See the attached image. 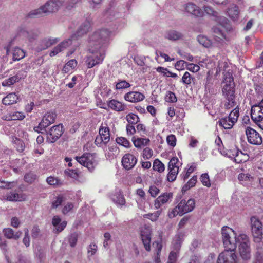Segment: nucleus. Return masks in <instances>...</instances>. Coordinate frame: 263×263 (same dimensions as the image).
Wrapping results in <instances>:
<instances>
[{
	"instance_id": "obj_1",
	"label": "nucleus",
	"mask_w": 263,
	"mask_h": 263,
	"mask_svg": "<svg viewBox=\"0 0 263 263\" xmlns=\"http://www.w3.org/2000/svg\"><path fill=\"white\" fill-rule=\"evenodd\" d=\"M221 233L222 241L225 250L218 256L217 263H236L237 256L235 254L236 244L241 257L247 259V235L240 234L236 237L235 231L231 228L223 227Z\"/></svg>"
},
{
	"instance_id": "obj_2",
	"label": "nucleus",
	"mask_w": 263,
	"mask_h": 263,
	"mask_svg": "<svg viewBox=\"0 0 263 263\" xmlns=\"http://www.w3.org/2000/svg\"><path fill=\"white\" fill-rule=\"evenodd\" d=\"M111 34V32L106 29L95 31L88 39V51L91 54L86 57V64L88 68L101 64L105 57V51L101 49L103 44L106 42Z\"/></svg>"
},
{
	"instance_id": "obj_3",
	"label": "nucleus",
	"mask_w": 263,
	"mask_h": 263,
	"mask_svg": "<svg viewBox=\"0 0 263 263\" xmlns=\"http://www.w3.org/2000/svg\"><path fill=\"white\" fill-rule=\"evenodd\" d=\"M203 10L208 14L214 16L216 21L218 23L217 26L212 28L215 40L217 41H219V39L229 41L230 37L227 34L232 29L229 21L224 16H219L218 12L214 11L210 6H204Z\"/></svg>"
},
{
	"instance_id": "obj_4",
	"label": "nucleus",
	"mask_w": 263,
	"mask_h": 263,
	"mask_svg": "<svg viewBox=\"0 0 263 263\" xmlns=\"http://www.w3.org/2000/svg\"><path fill=\"white\" fill-rule=\"evenodd\" d=\"M222 83L224 84L222 89L223 95L227 100L226 107L230 109L236 105L235 95V83L232 71L224 70Z\"/></svg>"
},
{
	"instance_id": "obj_5",
	"label": "nucleus",
	"mask_w": 263,
	"mask_h": 263,
	"mask_svg": "<svg viewBox=\"0 0 263 263\" xmlns=\"http://www.w3.org/2000/svg\"><path fill=\"white\" fill-rule=\"evenodd\" d=\"M64 2V0H50L40 8L31 11L28 14V17L34 18L41 16L43 13L57 11L63 5Z\"/></svg>"
},
{
	"instance_id": "obj_6",
	"label": "nucleus",
	"mask_w": 263,
	"mask_h": 263,
	"mask_svg": "<svg viewBox=\"0 0 263 263\" xmlns=\"http://www.w3.org/2000/svg\"><path fill=\"white\" fill-rule=\"evenodd\" d=\"M195 207V200L190 199L187 201L181 200L178 204L171 212H169L170 218H174L177 215L182 216L185 213L192 211Z\"/></svg>"
},
{
	"instance_id": "obj_7",
	"label": "nucleus",
	"mask_w": 263,
	"mask_h": 263,
	"mask_svg": "<svg viewBox=\"0 0 263 263\" xmlns=\"http://www.w3.org/2000/svg\"><path fill=\"white\" fill-rule=\"evenodd\" d=\"M76 160L83 166L87 167L89 171H92L97 165L96 154L84 153L80 157H76Z\"/></svg>"
},
{
	"instance_id": "obj_8",
	"label": "nucleus",
	"mask_w": 263,
	"mask_h": 263,
	"mask_svg": "<svg viewBox=\"0 0 263 263\" xmlns=\"http://www.w3.org/2000/svg\"><path fill=\"white\" fill-rule=\"evenodd\" d=\"M251 229L254 241L256 243H260L262 239V224L258 218L256 217L251 218Z\"/></svg>"
},
{
	"instance_id": "obj_9",
	"label": "nucleus",
	"mask_w": 263,
	"mask_h": 263,
	"mask_svg": "<svg viewBox=\"0 0 263 263\" xmlns=\"http://www.w3.org/2000/svg\"><path fill=\"white\" fill-rule=\"evenodd\" d=\"M110 141V129L107 126H101L99 128V135L95 140V144L101 146L107 144Z\"/></svg>"
},
{
	"instance_id": "obj_10",
	"label": "nucleus",
	"mask_w": 263,
	"mask_h": 263,
	"mask_svg": "<svg viewBox=\"0 0 263 263\" xmlns=\"http://www.w3.org/2000/svg\"><path fill=\"white\" fill-rule=\"evenodd\" d=\"M63 133V126L59 124L52 126L47 134V141L53 143L57 141Z\"/></svg>"
},
{
	"instance_id": "obj_11",
	"label": "nucleus",
	"mask_w": 263,
	"mask_h": 263,
	"mask_svg": "<svg viewBox=\"0 0 263 263\" xmlns=\"http://www.w3.org/2000/svg\"><path fill=\"white\" fill-rule=\"evenodd\" d=\"M178 159L174 157L171 159L168 165V173L167 174V180L169 182H173L176 179L179 172V166L177 165Z\"/></svg>"
},
{
	"instance_id": "obj_12",
	"label": "nucleus",
	"mask_w": 263,
	"mask_h": 263,
	"mask_svg": "<svg viewBox=\"0 0 263 263\" xmlns=\"http://www.w3.org/2000/svg\"><path fill=\"white\" fill-rule=\"evenodd\" d=\"M151 229L148 227H145L141 230V238L145 250L148 252L151 251Z\"/></svg>"
},
{
	"instance_id": "obj_13",
	"label": "nucleus",
	"mask_w": 263,
	"mask_h": 263,
	"mask_svg": "<svg viewBox=\"0 0 263 263\" xmlns=\"http://www.w3.org/2000/svg\"><path fill=\"white\" fill-rule=\"evenodd\" d=\"M138 159L130 153L125 154L122 158V164L126 170H130L134 167L137 163Z\"/></svg>"
},
{
	"instance_id": "obj_14",
	"label": "nucleus",
	"mask_w": 263,
	"mask_h": 263,
	"mask_svg": "<svg viewBox=\"0 0 263 263\" xmlns=\"http://www.w3.org/2000/svg\"><path fill=\"white\" fill-rule=\"evenodd\" d=\"M57 117L54 111H48L43 116L42 121L39 124V128L43 129L53 123Z\"/></svg>"
},
{
	"instance_id": "obj_15",
	"label": "nucleus",
	"mask_w": 263,
	"mask_h": 263,
	"mask_svg": "<svg viewBox=\"0 0 263 263\" xmlns=\"http://www.w3.org/2000/svg\"><path fill=\"white\" fill-rule=\"evenodd\" d=\"M248 142L251 144L258 145L262 143V139L257 131L248 127Z\"/></svg>"
},
{
	"instance_id": "obj_16",
	"label": "nucleus",
	"mask_w": 263,
	"mask_h": 263,
	"mask_svg": "<svg viewBox=\"0 0 263 263\" xmlns=\"http://www.w3.org/2000/svg\"><path fill=\"white\" fill-rule=\"evenodd\" d=\"M144 95L139 91H129L125 93L124 99L125 101L131 103H138L145 99Z\"/></svg>"
},
{
	"instance_id": "obj_17",
	"label": "nucleus",
	"mask_w": 263,
	"mask_h": 263,
	"mask_svg": "<svg viewBox=\"0 0 263 263\" xmlns=\"http://www.w3.org/2000/svg\"><path fill=\"white\" fill-rule=\"evenodd\" d=\"M91 24L90 21H85L79 28L77 32L72 34L70 39L71 41L78 39V37L82 36L85 34H86L91 28Z\"/></svg>"
},
{
	"instance_id": "obj_18",
	"label": "nucleus",
	"mask_w": 263,
	"mask_h": 263,
	"mask_svg": "<svg viewBox=\"0 0 263 263\" xmlns=\"http://www.w3.org/2000/svg\"><path fill=\"white\" fill-rule=\"evenodd\" d=\"M173 198L172 193H163L158 196L155 200L154 206L156 209H159L162 205L166 203Z\"/></svg>"
},
{
	"instance_id": "obj_19",
	"label": "nucleus",
	"mask_w": 263,
	"mask_h": 263,
	"mask_svg": "<svg viewBox=\"0 0 263 263\" xmlns=\"http://www.w3.org/2000/svg\"><path fill=\"white\" fill-rule=\"evenodd\" d=\"M18 35L31 42L37 38L39 32L36 30H27L25 28H21L18 31Z\"/></svg>"
},
{
	"instance_id": "obj_20",
	"label": "nucleus",
	"mask_w": 263,
	"mask_h": 263,
	"mask_svg": "<svg viewBox=\"0 0 263 263\" xmlns=\"http://www.w3.org/2000/svg\"><path fill=\"white\" fill-rule=\"evenodd\" d=\"M107 105L111 109L118 112L123 111L127 108L125 103L116 99H111L107 101Z\"/></svg>"
},
{
	"instance_id": "obj_21",
	"label": "nucleus",
	"mask_w": 263,
	"mask_h": 263,
	"mask_svg": "<svg viewBox=\"0 0 263 263\" xmlns=\"http://www.w3.org/2000/svg\"><path fill=\"white\" fill-rule=\"evenodd\" d=\"M185 11L190 14L196 16H202L203 15L202 10L196 5L193 3H188L184 5Z\"/></svg>"
},
{
	"instance_id": "obj_22",
	"label": "nucleus",
	"mask_w": 263,
	"mask_h": 263,
	"mask_svg": "<svg viewBox=\"0 0 263 263\" xmlns=\"http://www.w3.org/2000/svg\"><path fill=\"white\" fill-rule=\"evenodd\" d=\"M67 222L66 221L61 222V219L58 216H54L52 218V224L55 227V232L59 233L66 228Z\"/></svg>"
},
{
	"instance_id": "obj_23",
	"label": "nucleus",
	"mask_w": 263,
	"mask_h": 263,
	"mask_svg": "<svg viewBox=\"0 0 263 263\" xmlns=\"http://www.w3.org/2000/svg\"><path fill=\"white\" fill-rule=\"evenodd\" d=\"M72 44L71 39H68L67 40H65L60 44L58 45L56 47L54 48V49L50 51L49 53V55L50 57H53L59 52L63 51L64 49L70 46Z\"/></svg>"
},
{
	"instance_id": "obj_24",
	"label": "nucleus",
	"mask_w": 263,
	"mask_h": 263,
	"mask_svg": "<svg viewBox=\"0 0 263 263\" xmlns=\"http://www.w3.org/2000/svg\"><path fill=\"white\" fill-rule=\"evenodd\" d=\"M152 246L154 248V252L156 254L154 257V261L155 263H160L161 252L162 249V241H155L153 243Z\"/></svg>"
},
{
	"instance_id": "obj_25",
	"label": "nucleus",
	"mask_w": 263,
	"mask_h": 263,
	"mask_svg": "<svg viewBox=\"0 0 263 263\" xmlns=\"http://www.w3.org/2000/svg\"><path fill=\"white\" fill-rule=\"evenodd\" d=\"M3 232L5 237L8 239H13L15 240H17L22 235L21 231H17L16 233H14V231L12 229L8 228H5L3 230Z\"/></svg>"
},
{
	"instance_id": "obj_26",
	"label": "nucleus",
	"mask_w": 263,
	"mask_h": 263,
	"mask_svg": "<svg viewBox=\"0 0 263 263\" xmlns=\"http://www.w3.org/2000/svg\"><path fill=\"white\" fill-rule=\"evenodd\" d=\"M132 141L136 147L140 148L149 145L150 143V140L148 138H136L135 137H133Z\"/></svg>"
},
{
	"instance_id": "obj_27",
	"label": "nucleus",
	"mask_w": 263,
	"mask_h": 263,
	"mask_svg": "<svg viewBox=\"0 0 263 263\" xmlns=\"http://www.w3.org/2000/svg\"><path fill=\"white\" fill-rule=\"evenodd\" d=\"M227 13L229 17L233 21L238 19L239 11L238 6L236 5H233L228 8Z\"/></svg>"
},
{
	"instance_id": "obj_28",
	"label": "nucleus",
	"mask_w": 263,
	"mask_h": 263,
	"mask_svg": "<svg viewBox=\"0 0 263 263\" xmlns=\"http://www.w3.org/2000/svg\"><path fill=\"white\" fill-rule=\"evenodd\" d=\"M184 234L182 233H177L172 242L173 249L177 252H179L180 248L181 246V243L183 241Z\"/></svg>"
},
{
	"instance_id": "obj_29",
	"label": "nucleus",
	"mask_w": 263,
	"mask_h": 263,
	"mask_svg": "<svg viewBox=\"0 0 263 263\" xmlns=\"http://www.w3.org/2000/svg\"><path fill=\"white\" fill-rule=\"evenodd\" d=\"M59 41V40L57 38L54 39H44L42 40L41 42V47H39V50L40 51L45 50L52 46L53 44H55Z\"/></svg>"
},
{
	"instance_id": "obj_30",
	"label": "nucleus",
	"mask_w": 263,
	"mask_h": 263,
	"mask_svg": "<svg viewBox=\"0 0 263 263\" xmlns=\"http://www.w3.org/2000/svg\"><path fill=\"white\" fill-rule=\"evenodd\" d=\"M18 98L15 93H10L2 100V103L5 105H10L17 102Z\"/></svg>"
},
{
	"instance_id": "obj_31",
	"label": "nucleus",
	"mask_w": 263,
	"mask_h": 263,
	"mask_svg": "<svg viewBox=\"0 0 263 263\" xmlns=\"http://www.w3.org/2000/svg\"><path fill=\"white\" fill-rule=\"evenodd\" d=\"M7 200L11 201H24L26 197L23 194H19L13 192H10L6 195Z\"/></svg>"
},
{
	"instance_id": "obj_32",
	"label": "nucleus",
	"mask_w": 263,
	"mask_h": 263,
	"mask_svg": "<svg viewBox=\"0 0 263 263\" xmlns=\"http://www.w3.org/2000/svg\"><path fill=\"white\" fill-rule=\"evenodd\" d=\"M112 200L116 204H118L121 206L124 205L126 203V200L122 192L120 191L116 193Z\"/></svg>"
},
{
	"instance_id": "obj_33",
	"label": "nucleus",
	"mask_w": 263,
	"mask_h": 263,
	"mask_svg": "<svg viewBox=\"0 0 263 263\" xmlns=\"http://www.w3.org/2000/svg\"><path fill=\"white\" fill-rule=\"evenodd\" d=\"M238 149L235 146H233L231 149H227L223 147L222 149L220 151V153L224 156H227L230 158H234L236 153H237Z\"/></svg>"
},
{
	"instance_id": "obj_34",
	"label": "nucleus",
	"mask_w": 263,
	"mask_h": 263,
	"mask_svg": "<svg viewBox=\"0 0 263 263\" xmlns=\"http://www.w3.org/2000/svg\"><path fill=\"white\" fill-rule=\"evenodd\" d=\"M182 37L181 33L175 30H171L166 32L165 37L170 40H177Z\"/></svg>"
},
{
	"instance_id": "obj_35",
	"label": "nucleus",
	"mask_w": 263,
	"mask_h": 263,
	"mask_svg": "<svg viewBox=\"0 0 263 263\" xmlns=\"http://www.w3.org/2000/svg\"><path fill=\"white\" fill-rule=\"evenodd\" d=\"M219 122V125L223 127L224 129L231 128L235 123L234 120H231V119L228 117H225L220 119Z\"/></svg>"
},
{
	"instance_id": "obj_36",
	"label": "nucleus",
	"mask_w": 263,
	"mask_h": 263,
	"mask_svg": "<svg viewBox=\"0 0 263 263\" xmlns=\"http://www.w3.org/2000/svg\"><path fill=\"white\" fill-rule=\"evenodd\" d=\"M153 170L159 173H163L165 170L164 164L159 159H155L153 164Z\"/></svg>"
},
{
	"instance_id": "obj_37",
	"label": "nucleus",
	"mask_w": 263,
	"mask_h": 263,
	"mask_svg": "<svg viewBox=\"0 0 263 263\" xmlns=\"http://www.w3.org/2000/svg\"><path fill=\"white\" fill-rule=\"evenodd\" d=\"M198 42L203 46L209 48L212 46V41L205 36L199 35L197 37Z\"/></svg>"
},
{
	"instance_id": "obj_38",
	"label": "nucleus",
	"mask_w": 263,
	"mask_h": 263,
	"mask_svg": "<svg viewBox=\"0 0 263 263\" xmlns=\"http://www.w3.org/2000/svg\"><path fill=\"white\" fill-rule=\"evenodd\" d=\"M25 56V53L22 49L16 47L13 50V59L14 61H19L24 58Z\"/></svg>"
},
{
	"instance_id": "obj_39",
	"label": "nucleus",
	"mask_w": 263,
	"mask_h": 263,
	"mask_svg": "<svg viewBox=\"0 0 263 263\" xmlns=\"http://www.w3.org/2000/svg\"><path fill=\"white\" fill-rule=\"evenodd\" d=\"M131 86L130 84L125 80H118V82L116 84V89L117 90H121L129 88Z\"/></svg>"
},
{
	"instance_id": "obj_40",
	"label": "nucleus",
	"mask_w": 263,
	"mask_h": 263,
	"mask_svg": "<svg viewBox=\"0 0 263 263\" xmlns=\"http://www.w3.org/2000/svg\"><path fill=\"white\" fill-rule=\"evenodd\" d=\"M20 78L18 76L15 75L5 80L3 83V86H8L14 84L15 82H18Z\"/></svg>"
},
{
	"instance_id": "obj_41",
	"label": "nucleus",
	"mask_w": 263,
	"mask_h": 263,
	"mask_svg": "<svg viewBox=\"0 0 263 263\" xmlns=\"http://www.w3.org/2000/svg\"><path fill=\"white\" fill-rule=\"evenodd\" d=\"M126 120L128 121V124H136L139 122L140 119L139 117L133 113L128 114L126 117Z\"/></svg>"
},
{
	"instance_id": "obj_42",
	"label": "nucleus",
	"mask_w": 263,
	"mask_h": 263,
	"mask_svg": "<svg viewBox=\"0 0 263 263\" xmlns=\"http://www.w3.org/2000/svg\"><path fill=\"white\" fill-rule=\"evenodd\" d=\"M116 142L126 148H129L131 146L130 142L125 137H119L116 139Z\"/></svg>"
},
{
	"instance_id": "obj_43",
	"label": "nucleus",
	"mask_w": 263,
	"mask_h": 263,
	"mask_svg": "<svg viewBox=\"0 0 263 263\" xmlns=\"http://www.w3.org/2000/svg\"><path fill=\"white\" fill-rule=\"evenodd\" d=\"M161 210H158L157 211L153 213H149L147 214H144L143 217L145 218H147L150 219L152 221H156L157 220L159 216L161 213Z\"/></svg>"
},
{
	"instance_id": "obj_44",
	"label": "nucleus",
	"mask_w": 263,
	"mask_h": 263,
	"mask_svg": "<svg viewBox=\"0 0 263 263\" xmlns=\"http://www.w3.org/2000/svg\"><path fill=\"white\" fill-rule=\"evenodd\" d=\"M46 181L48 184L53 186H59L62 184L60 179L51 176L47 178Z\"/></svg>"
},
{
	"instance_id": "obj_45",
	"label": "nucleus",
	"mask_w": 263,
	"mask_h": 263,
	"mask_svg": "<svg viewBox=\"0 0 263 263\" xmlns=\"http://www.w3.org/2000/svg\"><path fill=\"white\" fill-rule=\"evenodd\" d=\"M36 179V175L32 172L26 174L24 177V180L26 182L32 183Z\"/></svg>"
},
{
	"instance_id": "obj_46",
	"label": "nucleus",
	"mask_w": 263,
	"mask_h": 263,
	"mask_svg": "<svg viewBox=\"0 0 263 263\" xmlns=\"http://www.w3.org/2000/svg\"><path fill=\"white\" fill-rule=\"evenodd\" d=\"M98 250V247L95 243H91L87 247L88 257L93 256Z\"/></svg>"
},
{
	"instance_id": "obj_47",
	"label": "nucleus",
	"mask_w": 263,
	"mask_h": 263,
	"mask_svg": "<svg viewBox=\"0 0 263 263\" xmlns=\"http://www.w3.org/2000/svg\"><path fill=\"white\" fill-rule=\"evenodd\" d=\"M196 169V166L195 163H193L186 170V173L182 176V178L185 181L190 176L191 174Z\"/></svg>"
},
{
	"instance_id": "obj_48",
	"label": "nucleus",
	"mask_w": 263,
	"mask_h": 263,
	"mask_svg": "<svg viewBox=\"0 0 263 263\" xmlns=\"http://www.w3.org/2000/svg\"><path fill=\"white\" fill-rule=\"evenodd\" d=\"M194 78L192 77L190 73L186 71L181 79V82L186 85H190L191 84L192 80H193Z\"/></svg>"
},
{
	"instance_id": "obj_49",
	"label": "nucleus",
	"mask_w": 263,
	"mask_h": 263,
	"mask_svg": "<svg viewBox=\"0 0 263 263\" xmlns=\"http://www.w3.org/2000/svg\"><path fill=\"white\" fill-rule=\"evenodd\" d=\"M245 154L243 153L241 151H239L237 153H236L235 155V157L234 158L235 159V161L237 163H240L245 162L246 161L245 160Z\"/></svg>"
},
{
	"instance_id": "obj_50",
	"label": "nucleus",
	"mask_w": 263,
	"mask_h": 263,
	"mask_svg": "<svg viewBox=\"0 0 263 263\" xmlns=\"http://www.w3.org/2000/svg\"><path fill=\"white\" fill-rule=\"evenodd\" d=\"M165 101L167 102L175 103L177 102V99L174 92L168 91L166 94Z\"/></svg>"
},
{
	"instance_id": "obj_51",
	"label": "nucleus",
	"mask_w": 263,
	"mask_h": 263,
	"mask_svg": "<svg viewBox=\"0 0 263 263\" xmlns=\"http://www.w3.org/2000/svg\"><path fill=\"white\" fill-rule=\"evenodd\" d=\"M200 180L203 185L208 187L211 186V182L208 173L202 174L200 177Z\"/></svg>"
},
{
	"instance_id": "obj_52",
	"label": "nucleus",
	"mask_w": 263,
	"mask_h": 263,
	"mask_svg": "<svg viewBox=\"0 0 263 263\" xmlns=\"http://www.w3.org/2000/svg\"><path fill=\"white\" fill-rule=\"evenodd\" d=\"M257 251L256 252V258L255 263H263V248L257 246Z\"/></svg>"
},
{
	"instance_id": "obj_53",
	"label": "nucleus",
	"mask_w": 263,
	"mask_h": 263,
	"mask_svg": "<svg viewBox=\"0 0 263 263\" xmlns=\"http://www.w3.org/2000/svg\"><path fill=\"white\" fill-rule=\"evenodd\" d=\"M78 239V234L77 233H72L69 237L68 242L71 247H74L77 245Z\"/></svg>"
},
{
	"instance_id": "obj_54",
	"label": "nucleus",
	"mask_w": 263,
	"mask_h": 263,
	"mask_svg": "<svg viewBox=\"0 0 263 263\" xmlns=\"http://www.w3.org/2000/svg\"><path fill=\"white\" fill-rule=\"evenodd\" d=\"M16 183L17 182L14 181L5 182L0 180V188L10 189L15 186Z\"/></svg>"
},
{
	"instance_id": "obj_55",
	"label": "nucleus",
	"mask_w": 263,
	"mask_h": 263,
	"mask_svg": "<svg viewBox=\"0 0 263 263\" xmlns=\"http://www.w3.org/2000/svg\"><path fill=\"white\" fill-rule=\"evenodd\" d=\"M142 155L144 159H149L153 155V151L149 147H146L143 149Z\"/></svg>"
},
{
	"instance_id": "obj_56",
	"label": "nucleus",
	"mask_w": 263,
	"mask_h": 263,
	"mask_svg": "<svg viewBox=\"0 0 263 263\" xmlns=\"http://www.w3.org/2000/svg\"><path fill=\"white\" fill-rule=\"evenodd\" d=\"M176 137L174 135L171 134L167 136L166 142L170 146L175 147L176 145Z\"/></svg>"
},
{
	"instance_id": "obj_57",
	"label": "nucleus",
	"mask_w": 263,
	"mask_h": 263,
	"mask_svg": "<svg viewBox=\"0 0 263 263\" xmlns=\"http://www.w3.org/2000/svg\"><path fill=\"white\" fill-rule=\"evenodd\" d=\"M178 252L171 251L166 263H176Z\"/></svg>"
},
{
	"instance_id": "obj_58",
	"label": "nucleus",
	"mask_w": 263,
	"mask_h": 263,
	"mask_svg": "<svg viewBox=\"0 0 263 263\" xmlns=\"http://www.w3.org/2000/svg\"><path fill=\"white\" fill-rule=\"evenodd\" d=\"M25 117L24 114L22 112H15L11 115V120H22Z\"/></svg>"
},
{
	"instance_id": "obj_59",
	"label": "nucleus",
	"mask_w": 263,
	"mask_h": 263,
	"mask_svg": "<svg viewBox=\"0 0 263 263\" xmlns=\"http://www.w3.org/2000/svg\"><path fill=\"white\" fill-rule=\"evenodd\" d=\"M63 197L62 195H59L56 197L55 200L53 201L52 202V208H57L59 205H61L63 201Z\"/></svg>"
},
{
	"instance_id": "obj_60",
	"label": "nucleus",
	"mask_w": 263,
	"mask_h": 263,
	"mask_svg": "<svg viewBox=\"0 0 263 263\" xmlns=\"http://www.w3.org/2000/svg\"><path fill=\"white\" fill-rule=\"evenodd\" d=\"M238 116L239 110L236 109V108H235L230 113L228 118L231 119V120H234V122H235L237 120Z\"/></svg>"
},
{
	"instance_id": "obj_61",
	"label": "nucleus",
	"mask_w": 263,
	"mask_h": 263,
	"mask_svg": "<svg viewBox=\"0 0 263 263\" xmlns=\"http://www.w3.org/2000/svg\"><path fill=\"white\" fill-rule=\"evenodd\" d=\"M25 235L23 239V243L26 247H29L30 245V238L29 235V230L28 229H25L24 230Z\"/></svg>"
},
{
	"instance_id": "obj_62",
	"label": "nucleus",
	"mask_w": 263,
	"mask_h": 263,
	"mask_svg": "<svg viewBox=\"0 0 263 263\" xmlns=\"http://www.w3.org/2000/svg\"><path fill=\"white\" fill-rule=\"evenodd\" d=\"M186 68L193 72H197L200 70V67L198 65L193 63L188 64Z\"/></svg>"
},
{
	"instance_id": "obj_63",
	"label": "nucleus",
	"mask_w": 263,
	"mask_h": 263,
	"mask_svg": "<svg viewBox=\"0 0 263 263\" xmlns=\"http://www.w3.org/2000/svg\"><path fill=\"white\" fill-rule=\"evenodd\" d=\"M148 191L152 197H155L159 193L160 190L155 185H151Z\"/></svg>"
},
{
	"instance_id": "obj_64",
	"label": "nucleus",
	"mask_w": 263,
	"mask_h": 263,
	"mask_svg": "<svg viewBox=\"0 0 263 263\" xmlns=\"http://www.w3.org/2000/svg\"><path fill=\"white\" fill-rule=\"evenodd\" d=\"M197 182V176L196 175H194L185 184V187L186 188H191L195 186Z\"/></svg>"
}]
</instances>
